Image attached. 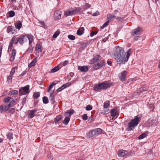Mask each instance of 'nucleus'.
Instances as JSON below:
<instances>
[{
  "instance_id": "f257e3e1",
  "label": "nucleus",
  "mask_w": 160,
  "mask_h": 160,
  "mask_svg": "<svg viewBox=\"0 0 160 160\" xmlns=\"http://www.w3.org/2000/svg\"><path fill=\"white\" fill-rule=\"evenodd\" d=\"M126 55V53L123 48L119 47H117L114 56L119 64H124L127 62Z\"/></svg>"
},
{
  "instance_id": "f03ea898",
  "label": "nucleus",
  "mask_w": 160,
  "mask_h": 160,
  "mask_svg": "<svg viewBox=\"0 0 160 160\" xmlns=\"http://www.w3.org/2000/svg\"><path fill=\"white\" fill-rule=\"evenodd\" d=\"M93 58L91 60V64H93V68L95 70L101 69L104 66L106 62L104 60L101 59V56L98 55H93Z\"/></svg>"
},
{
  "instance_id": "7ed1b4c3",
  "label": "nucleus",
  "mask_w": 160,
  "mask_h": 160,
  "mask_svg": "<svg viewBox=\"0 0 160 160\" xmlns=\"http://www.w3.org/2000/svg\"><path fill=\"white\" fill-rule=\"evenodd\" d=\"M142 116L140 115H138L135 116L134 118L132 119L130 122L128 123V131H130L133 129L135 127L137 126L139 123L140 120L141 119Z\"/></svg>"
},
{
  "instance_id": "20e7f679",
  "label": "nucleus",
  "mask_w": 160,
  "mask_h": 160,
  "mask_svg": "<svg viewBox=\"0 0 160 160\" xmlns=\"http://www.w3.org/2000/svg\"><path fill=\"white\" fill-rule=\"evenodd\" d=\"M111 86L109 81H108L95 85L93 87V89L94 91H99L102 89L104 90H106L110 88Z\"/></svg>"
},
{
  "instance_id": "39448f33",
  "label": "nucleus",
  "mask_w": 160,
  "mask_h": 160,
  "mask_svg": "<svg viewBox=\"0 0 160 160\" xmlns=\"http://www.w3.org/2000/svg\"><path fill=\"white\" fill-rule=\"evenodd\" d=\"M102 131V130L100 128H96L94 130H90L88 133V135L90 138L96 137L101 133Z\"/></svg>"
},
{
  "instance_id": "423d86ee",
  "label": "nucleus",
  "mask_w": 160,
  "mask_h": 160,
  "mask_svg": "<svg viewBox=\"0 0 160 160\" xmlns=\"http://www.w3.org/2000/svg\"><path fill=\"white\" fill-rule=\"evenodd\" d=\"M142 28L138 27L135 28L133 30L132 34V36L135 37L134 39V40H137L140 37L139 36H137L139 35L140 34L141 32H142Z\"/></svg>"
},
{
  "instance_id": "0eeeda50",
  "label": "nucleus",
  "mask_w": 160,
  "mask_h": 160,
  "mask_svg": "<svg viewBox=\"0 0 160 160\" xmlns=\"http://www.w3.org/2000/svg\"><path fill=\"white\" fill-rule=\"evenodd\" d=\"M29 86L27 85L24 87H21L19 89L18 92L20 95H25L29 92Z\"/></svg>"
},
{
  "instance_id": "6e6552de",
  "label": "nucleus",
  "mask_w": 160,
  "mask_h": 160,
  "mask_svg": "<svg viewBox=\"0 0 160 160\" xmlns=\"http://www.w3.org/2000/svg\"><path fill=\"white\" fill-rule=\"evenodd\" d=\"M128 152V151L123 150H119L118 152L119 156L126 158L127 157Z\"/></svg>"
},
{
  "instance_id": "1a4fd4ad",
  "label": "nucleus",
  "mask_w": 160,
  "mask_h": 160,
  "mask_svg": "<svg viewBox=\"0 0 160 160\" xmlns=\"http://www.w3.org/2000/svg\"><path fill=\"white\" fill-rule=\"evenodd\" d=\"M127 72L124 70L119 74V78L121 81H124L126 79Z\"/></svg>"
},
{
  "instance_id": "9d476101",
  "label": "nucleus",
  "mask_w": 160,
  "mask_h": 160,
  "mask_svg": "<svg viewBox=\"0 0 160 160\" xmlns=\"http://www.w3.org/2000/svg\"><path fill=\"white\" fill-rule=\"evenodd\" d=\"M78 69L82 72H86L88 70V67L87 66H78Z\"/></svg>"
},
{
  "instance_id": "9b49d317",
  "label": "nucleus",
  "mask_w": 160,
  "mask_h": 160,
  "mask_svg": "<svg viewBox=\"0 0 160 160\" xmlns=\"http://www.w3.org/2000/svg\"><path fill=\"white\" fill-rule=\"evenodd\" d=\"M38 111L36 108H34V109L30 111V114L28 115V118H32L35 116V113Z\"/></svg>"
},
{
  "instance_id": "f8f14e48",
  "label": "nucleus",
  "mask_w": 160,
  "mask_h": 160,
  "mask_svg": "<svg viewBox=\"0 0 160 160\" xmlns=\"http://www.w3.org/2000/svg\"><path fill=\"white\" fill-rule=\"evenodd\" d=\"M148 126L151 127L153 125H156V120L154 119H152L151 118L149 119L148 121Z\"/></svg>"
},
{
  "instance_id": "ddd939ff",
  "label": "nucleus",
  "mask_w": 160,
  "mask_h": 160,
  "mask_svg": "<svg viewBox=\"0 0 160 160\" xmlns=\"http://www.w3.org/2000/svg\"><path fill=\"white\" fill-rule=\"evenodd\" d=\"M76 11V10H72L70 11L67 10L64 12V15L66 17H67L69 15H73Z\"/></svg>"
},
{
  "instance_id": "4468645a",
  "label": "nucleus",
  "mask_w": 160,
  "mask_h": 160,
  "mask_svg": "<svg viewBox=\"0 0 160 160\" xmlns=\"http://www.w3.org/2000/svg\"><path fill=\"white\" fill-rule=\"evenodd\" d=\"M54 17L56 19H59L61 17V12L59 11H56L54 13Z\"/></svg>"
},
{
  "instance_id": "2eb2a0df",
  "label": "nucleus",
  "mask_w": 160,
  "mask_h": 160,
  "mask_svg": "<svg viewBox=\"0 0 160 160\" xmlns=\"http://www.w3.org/2000/svg\"><path fill=\"white\" fill-rule=\"evenodd\" d=\"M50 93L51 94L49 97L50 101L52 102H54V97L55 96V94L54 92V91H51Z\"/></svg>"
},
{
  "instance_id": "dca6fc26",
  "label": "nucleus",
  "mask_w": 160,
  "mask_h": 160,
  "mask_svg": "<svg viewBox=\"0 0 160 160\" xmlns=\"http://www.w3.org/2000/svg\"><path fill=\"white\" fill-rule=\"evenodd\" d=\"M74 112V110L73 109L68 110L65 113V115L67 117H71V115Z\"/></svg>"
},
{
  "instance_id": "f3484780",
  "label": "nucleus",
  "mask_w": 160,
  "mask_h": 160,
  "mask_svg": "<svg viewBox=\"0 0 160 160\" xmlns=\"http://www.w3.org/2000/svg\"><path fill=\"white\" fill-rule=\"evenodd\" d=\"M84 28L83 27H81L79 28L77 31V34L78 35H82L84 33Z\"/></svg>"
},
{
  "instance_id": "a211bd4d",
  "label": "nucleus",
  "mask_w": 160,
  "mask_h": 160,
  "mask_svg": "<svg viewBox=\"0 0 160 160\" xmlns=\"http://www.w3.org/2000/svg\"><path fill=\"white\" fill-rule=\"evenodd\" d=\"M16 50L13 49L12 51V55L10 59L11 61H13L15 58V56L16 55Z\"/></svg>"
},
{
  "instance_id": "6ab92c4d",
  "label": "nucleus",
  "mask_w": 160,
  "mask_h": 160,
  "mask_svg": "<svg viewBox=\"0 0 160 160\" xmlns=\"http://www.w3.org/2000/svg\"><path fill=\"white\" fill-rule=\"evenodd\" d=\"M15 25L16 28L19 30L22 27V23L20 22L19 21H18L16 23H15Z\"/></svg>"
},
{
  "instance_id": "aec40b11",
  "label": "nucleus",
  "mask_w": 160,
  "mask_h": 160,
  "mask_svg": "<svg viewBox=\"0 0 160 160\" xmlns=\"http://www.w3.org/2000/svg\"><path fill=\"white\" fill-rule=\"evenodd\" d=\"M63 116L62 115H59L57 117L54 119V122L56 124L58 123V122L62 119Z\"/></svg>"
},
{
  "instance_id": "412c9836",
  "label": "nucleus",
  "mask_w": 160,
  "mask_h": 160,
  "mask_svg": "<svg viewBox=\"0 0 160 160\" xmlns=\"http://www.w3.org/2000/svg\"><path fill=\"white\" fill-rule=\"evenodd\" d=\"M37 62V59L35 58H34L32 61L30 62V63L28 65V67L29 68H31L32 67V66H34L36 62Z\"/></svg>"
},
{
  "instance_id": "4be33fe9",
  "label": "nucleus",
  "mask_w": 160,
  "mask_h": 160,
  "mask_svg": "<svg viewBox=\"0 0 160 160\" xmlns=\"http://www.w3.org/2000/svg\"><path fill=\"white\" fill-rule=\"evenodd\" d=\"M117 109H112L111 110V115L112 117H115L116 115Z\"/></svg>"
},
{
  "instance_id": "5701e85b",
  "label": "nucleus",
  "mask_w": 160,
  "mask_h": 160,
  "mask_svg": "<svg viewBox=\"0 0 160 160\" xmlns=\"http://www.w3.org/2000/svg\"><path fill=\"white\" fill-rule=\"evenodd\" d=\"M136 80L135 78H130L128 79L127 82V83L129 85H130L133 81H135Z\"/></svg>"
},
{
  "instance_id": "b1692460",
  "label": "nucleus",
  "mask_w": 160,
  "mask_h": 160,
  "mask_svg": "<svg viewBox=\"0 0 160 160\" xmlns=\"http://www.w3.org/2000/svg\"><path fill=\"white\" fill-rule=\"evenodd\" d=\"M131 51V49H129L127 52L126 53V57L127 58V60H128V58L130 55V52Z\"/></svg>"
},
{
  "instance_id": "393cba45",
  "label": "nucleus",
  "mask_w": 160,
  "mask_h": 160,
  "mask_svg": "<svg viewBox=\"0 0 160 160\" xmlns=\"http://www.w3.org/2000/svg\"><path fill=\"white\" fill-rule=\"evenodd\" d=\"M70 120V118L68 117H67L63 121V123L65 125H67L69 121Z\"/></svg>"
},
{
  "instance_id": "a878e982",
  "label": "nucleus",
  "mask_w": 160,
  "mask_h": 160,
  "mask_svg": "<svg viewBox=\"0 0 160 160\" xmlns=\"http://www.w3.org/2000/svg\"><path fill=\"white\" fill-rule=\"evenodd\" d=\"M13 28H14L9 26L7 28V32L8 33L11 32L12 34L14 33V32L12 31V29H13Z\"/></svg>"
},
{
  "instance_id": "bb28decb",
  "label": "nucleus",
  "mask_w": 160,
  "mask_h": 160,
  "mask_svg": "<svg viewBox=\"0 0 160 160\" xmlns=\"http://www.w3.org/2000/svg\"><path fill=\"white\" fill-rule=\"evenodd\" d=\"M22 40V44L25 42H27L28 41V38H27V35H23Z\"/></svg>"
},
{
  "instance_id": "cd10ccee",
  "label": "nucleus",
  "mask_w": 160,
  "mask_h": 160,
  "mask_svg": "<svg viewBox=\"0 0 160 160\" xmlns=\"http://www.w3.org/2000/svg\"><path fill=\"white\" fill-rule=\"evenodd\" d=\"M27 38H28V40L29 41V43L30 45L32 42L33 40L32 36L31 35H27Z\"/></svg>"
},
{
  "instance_id": "c85d7f7f",
  "label": "nucleus",
  "mask_w": 160,
  "mask_h": 160,
  "mask_svg": "<svg viewBox=\"0 0 160 160\" xmlns=\"http://www.w3.org/2000/svg\"><path fill=\"white\" fill-rule=\"evenodd\" d=\"M110 106V102L109 101H106L104 103L103 107L104 108H107Z\"/></svg>"
},
{
  "instance_id": "c756f323",
  "label": "nucleus",
  "mask_w": 160,
  "mask_h": 160,
  "mask_svg": "<svg viewBox=\"0 0 160 160\" xmlns=\"http://www.w3.org/2000/svg\"><path fill=\"white\" fill-rule=\"evenodd\" d=\"M109 22L110 21L108 20L105 22L103 25L101 27V28L102 29L107 27L108 25Z\"/></svg>"
},
{
  "instance_id": "7c9ffc66",
  "label": "nucleus",
  "mask_w": 160,
  "mask_h": 160,
  "mask_svg": "<svg viewBox=\"0 0 160 160\" xmlns=\"http://www.w3.org/2000/svg\"><path fill=\"white\" fill-rule=\"evenodd\" d=\"M147 135V134L146 133H143L139 135L138 137V138L139 139H142L146 137Z\"/></svg>"
},
{
  "instance_id": "2f4dec72",
  "label": "nucleus",
  "mask_w": 160,
  "mask_h": 160,
  "mask_svg": "<svg viewBox=\"0 0 160 160\" xmlns=\"http://www.w3.org/2000/svg\"><path fill=\"white\" fill-rule=\"evenodd\" d=\"M42 46H41L39 44H37L35 47L36 50H40V52H41L42 51V49H41Z\"/></svg>"
},
{
  "instance_id": "473e14b6",
  "label": "nucleus",
  "mask_w": 160,
  "mask_h": 160,
  "mask_svg": "<svg viewBox=\"0 0 160 160\" xmlns=\"http://www.w3.org/2000/svg\"><path fill=\"white\" fill-rule=\"evenodd\" d=\"M42 100L43 103L44 104H47L48 102V98L44 96L42 98Z\"/></svg>"
},
{
  "instance_id": "72a5a7b5",
  "label": "nucleus",
  "mask_w": 160,
  "mask_h": 160,
  "mask_svg": "<svg viewBox=\"0 0 160 160\" xmlns=\"http://www.w3.org/2000/svg\"><path fill=\"white\" fill-rule=\"evenodd\" d=\"M59 69L60 68L58 66H56L51 70V72H55L58 71Z\"/></svg>"
},
{
  "instance_id": "f704fd0d",
  "label": "nucleus",
  "mask_w": 160,
  "mask_h": 160,
  "mask_svg": "<svg viewBox=\"0 0 160 160\" xmlns=\"http://www.w3.org/2000/svg\"><path fill=\"white\" fill-rule=\"evenodd\" d=\"M60 33L59 31L57 30L53 34L52 37L54 38H57Z\"/></svg>"
},
{
  "instance_id": "c9c22d12",
  "label": "nucleus",
  "mask_w": 160,
  "mask_h": 160,
  "mask_svg": "<svg viewBox=\"0 0 160 160\" xmlns=\"http://www.w3.org/2000/svg\"><path fill=\"white\" fill-rule=\"evenodd\" d=\"M9 16L10 17H12L15 16V12L13 11H10L8 12Z\"/></svg>"
},
{
  "instance_id": "e433bc0d",
  "label": "nucleus",
  "mask_w": 160,
  "mask_h": 160,
  "mask_svg": "<svg viewBox=\"0 0 160 160\" xmlns=\"http://www.w3.org/2000/svg\"><path fill=\"white\" fill-rule=\"evenodd\" d=\"M12 133L11 132H10L8 133V134L7 135V138L9 139V140H10L11 139H12Z\"/></svg>"
},
{
  "instance_id": "4c0bfd02",
  "label": "nucleus",
  "mask_w": 160,
  "mask_h": 160,
  "mask_svg": "<svg viewBox=\"0 0 160 160\" xmlns=\"http://www.w3.org/2000/svg\"><path fill=\"white\" fill-rule=\"evenodd\" d=\"M16 68V69H17L18 68V67H14L13 68L11 69V72L10 73V75H11L12 76L15 73V69Z\"/></svg>"
},
{
  "instance_id": "58836bf2",
  "label": "nucleus",
  "mask_w": 160,
  "mask_h": 160,
  "mask_svg": "<svg viewBox=\"0 0 160 160\" xmlns=\"http://www.w3.org/2000/svg\"><path fill=\"white\" fill-rule=\"evenodd\" d=\"M92 108V106L90 104L87 105L85 108L86 110L87 111H89L91 110Z\"/></svg>"
},
{
  "instance_id": "ea45409f",
  "label": "nucleus",
  "mask_w": 160,
  "mask_h": 160,
  "mask_svg": "<svg viewBox=\"0 0 160 160\" xmlns=\"http://www.w3.org/2000/svg\"><path fill=\"white\" fill-rule=\"evenodd\" d=\"M40 96V92H37L36 93H35L33 94V97L35 99H36L37 98H38Z\"/></svg>"
},
{
  "instance_id": "a19ab883",
  "label": "nucleus",
  "mask_w": 160,
  "mask_h": 160,
  "mask_svg": "<svg viewBox=\"0 0 160 160\" xmlns=\"http://www.w3.org/2000/svg\"><path fill=\"white\" fill-rule=\"evenodd\" d=\"M12 99V98L11 97H8L7 98H5L4 100V102L5 103L8 102Z\"/></svg>"
},
{
  "instance_id": "79ce46f5",
  "label": "nucleus",
  "mask_w": 160,
  "mask_h": 160,
  "mask_svg": "<svg viewBox=\"0 0 160 160\" xmlns=\"http://www.w3.org/2000/svg\"><path fill=\"white\" fill-rule=\"evenodd\" d=\"M68 38L70 40H74L75 39V37L72 35L69 34L68 36Z\"/></svg>"
},
{
  "instance_id": "37998d69",
  "label": "nucleus",
  "mask_w": 160,
  "mask_h": 160,
  "mask_svg": "<svg viewBox=\"0 0 160 160\" xmlns=\"http://www.w3.org/2000/svg\"><path fill=\"white\" fill-rule=\"evenodd\" d=\"M68 62V61L66 60L65 61L62 62L60 63V64H59V65L61 66V67H62L63 66H65V65H67Z\"/></svg>"
},
{
  "instance_id": "c03bdc74",
  "label": "nucleus",
  "mask_w": 160,
  "mask_h": 160,
  "mask_svg": "<svg viewBox=\"0 0 160 160\" xmlns=\"http://www.w3.org/2000/svg\"><path fill=\"white\" fill-rule=\"evenodd\" d=\"M22 37H23V35L18 37V41H19V42L20 43V44L21 45H22Z\"/></svg>"
},
{
  "instance_id": "a18cd8bd",
  "label": "nucleus",
  "mask_w": 160,
  "mask_h": 160,
  "mask_svg": "<svg viewBox=\"0 0 160 160\" xmlns=\"http://www.w3.org/2000/svg\"><path fill=\"white\" fill-rule=\"evenodd\" d=\"M70 85V83L69 82H68L65 84H63L62 86L63 88L65 89L66 88L69 87Z\"/></svg>"
},
{
  "instance_id": "49530a36",
  "label": "nucleus",
  "mask_w": 160,
  "mask_h": 160,
  "mask_svg": "<svg viewBox=\"0 0 160 160\" xmlns=\"http://www.w3.org/2000/svg\"><path fill=\"white\" fill-rule=\"evenodd\" d=\"M3 107L4 110L7 111L9 109V108L7 105H3Z\"/></svg>"
},
{
  "instance_id": "de8ad7c7",
  "label": "nucleus",
  "mask_w": 160,
  "mask_h": 160,
  "mask_svg": "<svg viewBox=\"0 0 160 160\" xmlns=\"http://www.w3.org/2000/svg\"><path fill=\"white\" fill-rule=\"evenodd\" d=\"M98 33V32L96 31H94L91 32L90 34V36L91 37H92L94 35H96Z\"/></svg>"
},
{
  "instance_id": "09e8293b",
  "label": "nucleus",
  "mask_w": 160,
  "mask_h": 160,
  "mask_svg": "<svg viewBox=\"0 0 160 160\" xmlns=\"http://www.w3.org/2000/svg\"><path fill=\"white\" fill-rule=\"evenodd\" d=\"M12 76L11 75H10L8 78L7 79V81L8 82H11L12 79Z\"/></svg>"
},
{
  "instance_id": "8fccbe9b",
  "label": "nucleus",
  "mask_w": 160,
  "mask_h": 160,
  "mask_svg": "<svg viewBox=\"0 0 160 160\" xmlns=\"http://www.w3.org/2000/svg\"><path fill=\"white\" fill-rule=\"evenodd\" d=\"M56 84V83H54V82H52L51 84L50 85L49 88V89H51L52 88H53V87L55 86Z\"/></svg>"
},
{
  "instance_id": "3c124183",
  "label": "nucleus",
  "mask_w": 160,
  "mask_h": 160,
  "mask_svg": "<svg viewBox=\"0 0 160 160\" xmlns=\"http://www.w3.org/2000/svg\"><path fill=\"white\" fill-rule=\"evenodd\" d=\"M115 18V15H110L109 17H108V20L110 22L111 20L113 18Z\"/></svg>"
},
{
  "instance_id": "603ef678",
  "label": "nucleus",
  "mask_w": 160,
  "mask_h": 160,
  "mask_svg": "<svg viewBox=\"0 0 160 160\" xmlns=\"http://www.w3.org/2000/svg\"><path fill=\"white\" fill-rule=\"evenodd\" d=\"M82 119L84 120H86L88 119V116L86 114H85L83 115L82 117Z\"/></svg>"
},
{
  "instance_id": "864d4df0",
  "label": "nucleus",
  "mask_w": 160,
  "mask_h": 160,
  "mask_svg": "<svg viewBox=\"0 0 160 160\" xmlns=\"http://www.w3.org/2000/svg\"><path fill=\"white\" fill-rule=\"evenodd\" d=\"M13 43H12V42H10L9 45V47L8 48V50L9 51L10 50H11L12 49V46Z\"/></svg>"
},
{
  "instance_id": "5fc2aeb1",
  "label": "nucleus",
  "mask_w": 160,
  "mask_h": 160,
  "mask_svg": "<svg viewBox=\"0 0 160 160\" xmlns=\"http://www.w3.org/2000/svg\"><path fill=\"white\" fill-rule=\"evenodd\" d=\"M18 92L17 90H12L11 92V94H18Z\"/></svg>"
},
{
  "instance_id": "6e6d98bb",
  "label": "nucleus",
  "mask_w": 160,
  "mask_h": 160,
  "mask_svg": "<svg viewBox=\"0 0 160 160\" xmlns=\"http://www.w3.org/2000/svg\"><path fill=\"white\" fill-rule=\"evenodd\" d=\"M15 112V109L14 108H11L9 111V113H13Z\"/></svg>"
},
{
  "instance_id": "4d7b16f0",
  "label": "nucleus",
  "mask_w": 160,
  "mask_h": 160,
  "mask_svg": "<svg viewBox=\"0 0 160 160\" xmlns=\"http://www.w3.org/2000/svg\"><path fill=\"white\" fill-rule=\"evenodd\" d=\"M64 89V88H63V87L62 86L61 87H60L58 88L57 90L56 91L59 92L61 91H62V90Z\"/></svg>"
},
{
  "instance_id": "13d9d810",
  "label": "nucleus",
  "mask_w": 160,
  "mask_h": 160,
  "mask_svg": "<svg viewBox=\"0 0 160 160\" xmlns=\"http://www.w3.org/2000/svg\"><path fill=\"white\" fill-rule=\"evenodd\" d=\"M87 44L86 43H82L81 44V46L82 48H85L87 46Z\"/></svg>"
},
{
  "instance_id": "bf43d9fd",
  "label": "nucleus",
  "mask_w": 160,
  "mask_h": 160,
  "mask_svg": "<svg viewBox=\"0 0 160 160\" xmlns=\"http://www.w3.org/2000/svg\"><path fill=\"white\" fill-rule=\"evenodd\" d=\"M99 12L98 11H97L95 12H94L93 14V16H95L99 15Z\"/></svg>"
},
{
  "instance_id": "052dcab7",
  "label": "nucleus",
  "mask_w": 160,
  "mask_h": 160,
  "mask_svg": "<svg viewBox=\"0 0 160 160\" xmlns=\"http://www.w3.org/2000/svg\"><path fill=\"white\" fill-rule=\"evenodd\" d=\"M15 102V100H12L9 103L11 105V106H14Z\"/></svg>"
},
{
  "instance_id": "680f3d73",
  "label": "nucleus",
  "mask_w": 160,
  "mask_h": 160,
  "mask_svg": "<svg viewBox=\"0 0 160 160\" xmlns=\"http://www.w3.org/2000/svg\"><path fill=\"white\" fill-rule=\"evenodd\" d=\"M26 98H24L23 99L22 101V103L23 105L25 104L26 102Z\"/></svg>"
},
{
  "instance_id": "e2e57ef3",
  "label": "nucleus",
  "mask_w": 160,
  "mask_h": 160,
  "mask_svg": "<svg viewBox=\"0 0 160 160\" xmlns=\"http://www.w3.org/2000/svg\"><path fill=\"white\" fill-rule=\"evenodd\" d=\"M85 7H86V8L87 9L88 8H90L91 7V5L90 4L87 3L85 4Z\"/></svg>"
},
{
  "instance_id": "0e129e2a",
  "label": "nucleus",
  "mask_w": 160,
  "mask_h": 160,
  "mask_svg": "<svg viewBox=\"0 0 160 160\" xmlns=\"http://www.w3.org/2000/svg\"><path fill=\"white\" fill-rule=\"evenodd\" d=\"M16 38H15V37H13L12 39H11V42H12V43H13L14 41H15V40H16Z\"/></svg>"
},
{
  "instance_id": "69168bd1",
  "label": "nucleus",
  "mask_w": 160,
  "mask_h": 160,
  "mask_svg": "<svg viewBox=\"0 0 160 160\" xmlns=\"http://www.w3.org/2000/svg\"><path fill=\"white\" fill-rule=\"evenodd\" d=\"M3 111V105H2L0 107V112L2 113Z\"/></svg>"
},
{
  "instance_id": "338daca9",
  "label": "nucleus",
  "mask_w": 160,
  "mask_h": 160,
  "mask_svg": "<svg viewBox=\"0 0 160 160\" xmlns=\"http://www.w3.org/2000/svg\"><path fill=\"white\" fill-rule=\"evenodd\" d=\"M26 71H24L21 73V74L20 75V76H22L26 74Z\"/></svg>"
},
{
  "instance_id": "774afa93",
  "label": "nucleus",
  "mask_w": 160,
  "mask_h": 160,
  "mask_svg": "<svg viewBox=\"0 0 160 160\" xmlns=\"http://www.w3.org/2000/svg\"><path fill=\"white\" fill-rule=\"evenodd\" d=\"M2 45H0V57L2 54Z\"/></svg>"
}]
</instances>
